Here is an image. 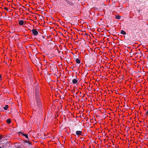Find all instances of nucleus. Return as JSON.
I'll return each instance as SVG.
<instances>
[{
  "instance_id": "obj_11",
  "label": "nucleus",
  "mask_w": 148,
  "mask_h": 148,
  "mask_svg": "<svg viewBox=\"0 0 148 148\" xmlns=\"http://www.w3.org/2000/svg\"><path fill=\"white\" fill-rule=\"evenodd\" d=\"M8 108V105H6L5 107H3L4 109L5 110H7Z\"/></svg>"
},
{
  "instance_id": "obj_18",
  "label": "nucleus",
  "mask_w": 148,
  "mask_h": 148,
  "mask_svg": "<svg viewBox=\"0 0 148 148\" xmlns=\"http://www.w3.org/2000/svg\"><path fill=\"white\" fill-rule=\"evenodd\" d=\"M41 38H43V39H44L45 38V37L44 36H42L41 37Z\"/></svg>"
},
{
  "instance_id": "obj_22",
  "label": "nucleus",
  "mask_w": 148,
  "mask_h": 148,
  "mask_svg": "<svg viewBox=\"0 0 148 148\" xmlns=\"http://www.w3.org/2000/svg\"><path fill=\"white\" fill-rule=\"evenodd\" d=\"M18 134H21L22 135V134H23V133L21 132H19L18 133Z\"/></svg>"
},
{
  "instance_id": "obj_29",
  "label": "nucleus",
  "mask_w": 148,
  "mask_h": 148,
  "mask_svg": "<svg viewBox=\"0 0 148 148\" xmlns=\"http://www.w3.org/2000/svg\"><path fill=\"white\" fill-rule=\"evenodd\" d=\"M144 110H146V109H145V108H144Z\"/></svg>"
},
{
  "instance_id": "obj_8",
  "label": "nucleus",
  "mask_w": 148,
  "mask_h": 148,
  "mask_svg": "<svg viewBox=\"0 0 148 148\" xmlns=\"http://www.w3.org/2000/svg\"><path fill=\"white\" fill-rule=\"evenodd\" d=\"M75 61L78 64H79L81 62L80 60L78 58L75 59Z\"/></svg>"
},
{
  "instance_id": "obj_3",
  "label": "nucleus",
  "mask_w": 148,
  "mask_h": 148,
  "mask_svg": "<svg viewBox=\"0 0 148 148\" xmlns=\"http://www.w3.org/2000/svg\"><path fill=\"white\" fill-rule=\"evenodd\" d=\"M35 98H37V97L40 98V94H39V88H38L36 87L35 88Z\"/></svg>"
},
{
  "instance_id": "obj_9",
  "label": "nucleus",
  "mask_w": 148,
  "mask_h": 148,
  "mask_svg": "<svg viewBox=\"0 0 148 148\" xmlns=\"http://www.w3.org/2000/svg\"><path fill=\"white\" fill-rule=\"evenodd\" d=\"M121 33L123 35H125L126 34V33L123 30L121 31Z\"/></svg>"
},
{
  "instance_id": "obj_16",
  "label": "nucleus",
  "mask_w": 148,
  "mask_h": 148,
  "mask_svg": "<svg viewBox=\"0 0 148 148\" xmlns=\"http://www.w3.org/2000/svg\"><path fill=\"white\" fill-rule=\"evenodd\" d=\"M137 12H138V13H140V10L138 9H137Z\"/></svg>"
},
{
  "instance_id": "obj_6",
  "label": "nucleus",
  "mask_w": 148,
  "mask_h": 148,
  "mask_svg": "<svg viewBox=\"0 0 148 148\" xmlns=\"http://www.w3.org/2000/svg\"><path fill=\"white\" fill-rule=\"evenodd\" d=\"M24 21L23 20L18 21V23L20 25H23L24 24Z\"/></svg>"
},
{
  "instance_id": "obj_17",
  "label": "nucleus",
  "mask_w": 148,
  "mask_h": 148,
  "mask_svg": "<svg viewBox=\"0 0 148 148\" xmlns=\"http://www.w3.org/2000/svg\"><path fill=\"white\" fill-rule=\"evenodd\" d=\"M4 9L5 10H6L7 11L8 10V9L7 8H5Z\"/></svg>"
},
{
  "instance_id": "obj_28",
  "label": "nucleus",
  "mask_w": 148,
  "mask_h": 148,
  "mask_svg": "<svg viewBox=\"0 0 148 148\" xmlns=\"http://www.w3.org/2000/svg\"><path fill=\"white\" fill-rule=\"evenodd\" d=\"M144 110H146V109H145V108H144Z\"/></svg>"
},
{
  "instance_id": "obj_5",
  "label": "nucleus",
  "mask_w": 148,
  "mask_h": 148,
  "mask_svg": "<svg viewBox=\"0 0 148 148\" xmlns=\"http://www.w3.org/2000/svg\"><path fill=\"white\" fill-rule=\"evenodd\" d=\"M82 132V131H77L76 132V134L77 135L79 136L81 135Z\"/></svg>"
},
{
  "instance_id": "obj_13",
  "label": "nucleus",
  "mask_w": 148,
  "mask_h": 148,
  "mask_svg": "<svg viewBox=\"0 0 148 148\" xmlns=\"http://www.w3.org/2000/svg\"><path fill=\"white\" fill-rule=\"evenodd\" d=\"M33 58H34V59H35V60H36V62H37V63H38H38H40V62H39V61L38 60L37 61V60H36V58H36V56H34V57Z\"/></svg>"
},
{
  "instance_id": "obj_21",
  "label": "nucleus",
  "mask_w": 148,
  "mask_h": 148,
  "mask_svg": "<svg viewBox=\"0 0 148 148\" xmlns=\"http://www.w3.org/2000/svg\"><path fill=\"white\" fill-rule=\"evenodd\" d=\"M25 142L26 143H30V142H29V141L28 140H26L25 141Z\"/></svg>"
},
{
  "instance_id": "obj_7",
  "label": "nucleus",
  "mask_w": 148,
  "mask_h": 148,
  "mask_svg": "<svg viewBox=\"0 0 148 148\" xmlns=\"http://www.w3.org/2000/svg\"><path fill=\"white\" fill-rule=\"evenodd\" d=\"M78 82V80L77 79H73L72 80V83L73 84H76Z\"/></svg>"
},
{
  "instance_id": "obj_4",
  "label": "nucleus",
  "mask_w": 148,
  "mask_h": 148,
  "mask_svg": "<svg viewBox=\"0 0 148 148\" xmlns=\"http://www.w3.org/2000/svg\"><path fill=\"white\" fill-rule=\"evenodd\" d=\"M33 35L34 36H37L38 34L37 30L35 29H33L32 30Z\"/></svg>"
},
{
  "instance_id": "obj_15",
  "label": "nucleus",
  "mask_w": 148,
  "mask_h": 148,
  "mask_svg": "<svg viewBox=\"0 0 148 148\" xmlns=\"http://www.w3.org/2000/svg\"><path fill=\"white\" fill-rule=\"evenodd\" d=\"M139 1H140L141 3H144L145 2L144 0H139Z\"/></svg>"
},
{
  "instance_id": "obj_23",
  "label": "nucleus",
  "mask_w": 148,
  "mask_h": 148,
  "mask_svg": "<svg viewBox=\"0 0 148 148\" xmlns=\"http://www.w3.org/2000/svg\"><path fill=\"white\" fill-rule=\"evenodd\" d=\"M4 146H2V147H0V148H3Z\"/></svg>"
},
{
  "instance_id": "obj_14",
  "label": "nucleus",
  "mask_w": 148,
  "mask_h": 148,
  "mask_svg": "<svg viewBox=\"0 0 148 148\" xmlns=\"http://www.w3.org/2000/svg\"><path fill=\"white\" fill-rule=\"evenodd\" d=\"M121 17L119 15H117L116 16V18L117 19H119Z\"/></svg>"
},
{
  "instance_id": "obj_19",
  "label": "nucleus",
  "mask_w": 148,
  "mask_h": 148,
  "mask_svg": "<svg viewBox=\"0 0 148 148\" xmlns=\"http://www.w3.org/2000/svg\"><path fill=\"white\" fill-rule=\"evenodd\" d=\"M3 138V136L0 135V140H1Z\"/></svg>"
},
{
  "instance_id": "obj_2",
  "label": "nucleus",
  "mask_w": 148,
  "mask_h": 148,
  "mask_svg": "<svg viewBox=\"0 0 148 148\" xmlns=\"http://www.w3.org/2000/svg\"><path fill=\"white\" fill-rule=\"evenodd\" d=\"M63 5L66 6L73 5V3L70 0H66L63 3Z\"/></svg>"
},
{
  "instance_id": "obj_30",
  "label": "nucleus",
  "mask_w": 148,
  "mask_h": 148,
  "mask_svg": "<svg viewBox=\"0 0 148 148\" xmlns=\"http://www.w3.org/2000/svg\"><path fill=\"white\" fill-rule=\"evenodd\" d=\"M16 148H19V147H17Z\"/></svg>"
},
{
  "instance_id": "obj_27",
  "label": "nucleus",
  "mask_w": 148,
  "mask_h": 148,
  "mask_svg": "<svg viewBox=\"0 0 148 148\" xmlns=\"http://www.w3.org/2000/svg\"><path fill=\"white\" fill-rule=\"evenodd\" d=\"M147 139H148V138H146V140H147Z\"/></svg>"
},
{
  "instance_id": "obj_12",
  "label": "nucleus",
  "mask_w": 148,
  "mask_h": 148,
  "mask_svg": "<svg viewBox=\"0 0 148 148\" xmlns=\"http://www.w3.org/2000/svg\"><path fill=\"white\" fill-rule=\"evenodd\" d=\"M6 121L7 123L8 124H10L11 122V121L10 119H8L6 120Z\"/></svg>"
},
{
  "instance_id": "obj_26",
  "label": "nucleus",
  "mask_w": 148,
  "mask_h": 148,
  "mask_svg": "<svg viewBox=\"0 0 148 148\" xmlns=\"http://www.w3.org/2000/svg\"><path fill=\"white\" fill-rule=\"evenodd\" d=\"M29 143V144L30 145L31 144V143H30V142L29 143Z\"/></svg>"
},
{
  "instance_id": "obj_10",
  "label": "nucleus",
  "mask_w": 148,
  "mask_h": 148,
  "mask_svg": "<svg viewBox=\"0 0 148 148\" xmlns=\"http://www.w3.org/2000/svg\"><path fill=\"white\" fill-rule=\"evenodd\" d=\"M22 136H25L26 138H27L29 140L28 135L27 134H22Z\"/></svg>"
},
{
  "instance_id": "obj_1",
  "label": "nucleus",
  "mask_w": 148,
  "mask_h": 148,
  "mask_svg": "<svg viewBox=\"0 0 148 148\" xmlns=\"http://www.w3.org/2000/svg\"><path fill=\"white\" fill-rule=\"evenodd\" d=\"M35 98L36 101V102H35V100L34 99L32 103L33 110L37 112L39 110H41L42 104L40 98L37 97Z\"/></svg>"
},
{
  "instance_id": "obj_20",
  "label": "nucleus",
  "mask_w": 148,
  "mask_h": 148,
  "mask_svg": "<svg viewBox=\"0 0 148 148\" xmlns=\"http://www.w3.org/2000/svg\"><path fill=\"white\" fill-rule=\"evenodd\" d=\"M147 114H147L146 113V114H145L144 116H145V117H147Z\"/></svg>"
},
{
  "instance_id": "obj_25",
  "label": "nucleus",
  "mask_w": 148,
  "mask_h": 148,
  "mask_svg": "<svg viewBox=\"0 0 148 148\" xmlns=\"http://www.w3.org/2000/svg\"><path fill=\"white\" fill-rule=\"evenodd\" d=\"M1 75H0V79H1Z\"/></svg>"
},
{
  "instance_id": "obj_24",
  "label": "nucleus",
  "mask_w": 148,
  "mask_h": 148,
  "mask_svg": "<svg viewBox=\"0 0 148 148\" xmlns=\"http://www.w3.org/2000/svg\"><path fill=\"white\" fill-rule=\"evenodd\" d=\"M146 113L147 114H148V110H147V112H146Z\"/></svg>"
}]
</instances>
